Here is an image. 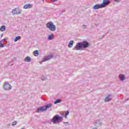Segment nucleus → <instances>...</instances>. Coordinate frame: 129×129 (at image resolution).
I'll return each instance as SVG.
<instances>
[{"label":"nucleus","instance_id":"33","mask_svg":"<svg viewBox=\"0 0 129 129\" xmlns=\"http://www.w3.org/2000/svg\"><path fill=\"white\" fill-rule=\"evenodd\" d=\"M126 100H127H127H129V98H127L126 99Z\"/></svg>","mask_w":129,"mask_h":129},{"label":"nucleus","instance_id":"24","mask_svg":"<svg viewBox=\"0 0 129 129\" xmlns=\"http://www.w3.org/2000/svg\"><path fill=\"white\" fill-rule=\"evenodd\" d=\"M4 47H5V45L3 44V42L2 41H0V47L4 48Z\"/></svg>","mask_w":129,"mask_h":129},{"label":"nucleus","instance_id":"12","mask_svg":"<svg viewBox=\"0 0 129 129\" xmlns=\"http://www.w3.org/2000/svg\"><path fill=\"white\" fill-rule=\"evenodd\" d=\"M119 79L120 81H124L125 80V76L123 74H120L119 75Z\"/></svg>","mask_w":129,"mask_h":129},{"label":"nucleus","instance_id":"7","mask_svg":"<svg viewBox=\"0 0 129 129\" xmlns=\"http://www.w3.org/2000/svg\"><path fill=\"white\" fill-rule=\"evenodd\" d=\"M53 54L48 55L47 56H45L42 60V62H46V61H48L49 60H51L52 58H53Z\"/></svg>","mask_w":129,"mask_h":129},{"label":"nucleus","instance_id":"35","mask_svg":"<svg viewBox=\"0 0 129 129\" xmlns=\"http://www.w3.org/2000/svg\"><path fill=\"white\" fill-rule=\"evenodd\" d=\"M94 129H97V127H95Z\"/></svg>","mask_w":129,"mask_h":129},{"label":"nucleus","instance_id":"34","mask_svg":"<svg viewBox=\"0 0 129 129\" xmlns=\"http://www.w3.org/2000/svg\"><path fill=\"white\" fill-rule=\"evenodd\" d=\"M3 35H4V34H2L1 35V37H3Z\"/></svg>","mask_w":129,"mask_h":129},{"label":"nucleus","instance_id":"37","mask_svg":"<svg viewBox=\"0 0 129 129\" xmlns=\"http://www.w3.org/2000/svg\"><path fill=\"white\" fill-rule=\"evenodd\" d=\"M12 65H13V64H11V66H12Z\"/></svg>","mask_w":129,"mask_h":129},{"label":"nucleus","instance_id":"13","mask_svg":"<svg viewBox=\"0 0 129 129\" xmlns=\"http://www.w3.org/2000/svg\"><path fill=\"white\" fill-rule=\"evenodd\" d=\"M110 100H111V96L110 95H108L104 99L105 102H108Z\"/></svg>","mask_w":129,"mask_h":129},{"label":"nucleus","instance_id":"9","mask_svg":"<svg viewBox=\"0 0 129 129\" xmlns=\"http://www.w3.org/2000/svg\"><path fill=\"white\" fill-rule=\"evenodd\" d=\"M52 105H53L51 103H49V104H47L46 105L43 106L45 111L48 110V109H49V108H51V107H52Z\"/></svg>","mask_w":129,"mask_h":129},{"label":"nucleus","instance_id":"32","mask_svg":"<svg viewBox=\"0 0 129 129\" xmlns=\"http://www.w3.org/2000/svg\"><path fill=\"white\" fill-rule=\"evenodd\" d=\"M62 115H65V112L62 113Z\"/></svg>","mask_w":129,"mask_h":129},{"label":"nucleus","instance_id":"2","mask_svg":"<svg viewBox=\"0 0 129 129\" xmlns=\"http://www.w3.org/2000/svg\"><path fill=\"white\" fill-rule=\"evenodd\" d=\"M47 29H49L51 32L56 31V25H54L52 22H49L46 24Z\"/></svg>","mask_w":129,"mask_h":129},{"label":"nucleus","instance_id":"5","mask_svg":"<svg viewBox=\"0 0 129 129\" xmlns=\"http://www.w3.org/2000/svg\"><path fill=\"white\" fill-rule=\"evenodd\" d=\"M12 13L14 15H20L22 14V10L19 8H15L12 10Z\"/></svg>","mask_w":129,"mask_h":129},{"label":"nucleus","instance_id":"18","mask_svg":"<svg viewBox=\"0 0 129 129\" xmlns=\"http://www.w3.org/2000/svg\"><path fill=\"white\" fill-rule=\"evenodd\" d=\"M0 31H1V32H5V31H6V26L4 25L0 27Z\"/></svg>","mask_w":129,"mask_h":129},{"label":"nucleus","instance_id":"16","mask_svg":"<svg viewBox=\"0 0 129 129\" xmlns=\"http://www.w3.org/2000/svg\"><path fill=\"white\" fill-rule=\"evenodd\" d=\"M24 61L25 62H31V57L30 56H27L25 57V58L24 59Z\"/></svg>","mask_w":129,"mask_h":129},{"label":"nucleus","instance_id":"6","mask_svg":"<svg viewBox=\"0 0 129 129\" xmlns=\"http://www.w3.org/2000/svg\"><path fill=\"white\" fill-rule=\"evenodd\" d=\"M110 4V2L109 0H103L102 4H101V6H102V8H105L106 6H108Z\"/></svg>","mask_w":129,"mask_h":129},{"label":"nucleus","instance_id":"19","mask_svg":"<svg viewBox=\"0 0 129 129\" xmlns=\"http://www.w3.org/2000/svg\"><path fill=\"white\" fill-rule=\"evenodd\" d=\"M21 39V36H17L15 39H14V42H17V41H19V40Z\"/></svg>","mask_w":129,"mask_h":129},{"label":"nucleus","instance_id":"3","mask_svg":"<svg viewBox=\"0 0 129 129\" xmlns=\"http://www.w3.org/2000/svg\"><path fill=\"white\" fill-rule=\"evenodd\" d=\"M62 118L61 116H59L58 114L55 115L51 120V122L53 123H56V122H59L60 121H62Z\"/></svg>","mask_w":129,"mask_h":129},{"label":"nucleus","instance_id":"11","mask_svg":"<svg viewBox=\"0 0 129 129\" xmlns=\"http://www.w3.org/2000/svg\"><path fill=\"white\" fill-rule=\"evenodd\" d=\"M93 9L94 10H98V9H102V6H101V4H96L93 6Z\"/></svg>","mask_w":129,"mask_h":129},{"label":"nucleus","instance_id":"28","mask_svg":"<svg viewBox=\"0 0 129 129\" xmlns=\"http://www.w3.org/2000/svg\"><path fill=\"white\" fill-rule=\"evenodd\" d=\"M64 124H65L66 125H67L68 124V122H63Z\"/></svg>","mask_w":129,"mask_h":129},{"label":"nucleus","instance_id":"26","mask_svg":"<svg viewBox=\"0 0 129 129\" xmlns=\"http://www.w3.org/2000/svg\"><path fill=\"white\" fill-rule=\"evenodd\" d=\"M70 113V112L69 111H67V113L66 114V115H69V113Z\"/></svg>","mask_w":129,"mask_h":129},{"label":"nucleus","instance_id":"21","mask_svg":"<svg viewBox=\"0 0 129 129\" xmlns=\"http://www.w3.org/2000/svg\"><path fill=\"white\" fill-rule=\"evenodd\" d=\"M100 120H97L95 121V124L97 126V125H98V124H99L100 125L101 124V123L99 122Z\"/></svg>","mask_w":129,"mask_h":129},{"label":"nucleus","instance_id":"23","mask_svg":"<svg viewBox=\"0 0 129 129\" xmlns=\"http://www.w3.org/2000/svg\"><path fill=\"white\" fill-rule=\"evenodd\" d=\"M17 123H18V122H17V121H14L13 122L12 125H13V126H14V125H16V124H17Z\"/></svg>","mask_w":129,"mask_h":129},{"label":"nucleus","instance_id":"20","mask_svg":"<svg viewBox=\"0 0 129 129\" xmlns=\"http://www.w3.org/2000/svg\"><path fill=\"white\" fill-rule=\"evenodd\" d=\"M61 102V100L60 99H56L54 102V104H57V103H60Z\"/></svg>","mask_w":129,"mask_h":129},{"label":"nucleus","instance_id":"1","mask_svg":"<svg viewBox=\"0 0 129 129\" xmlns=\"http://www.w3.org/2000/svg\"><path fill=\"white\" fill-rule=\"evenodd\" d=\"M90 46V44H89L87 41H83L77 43L76 46L74 47V50L79 51V50H83V49H86Z\"/></svg>","mask_w":129,"mask_h":129},{"label":"nucleus","instance_id":"29","mask_svg":"<svg viewBox=\"0 0 129 129\" xmlns=\"http://www.w3.org/2000/svg\"><path fill=\"white\" fill-rule=\"evenodd\" d=\"M51 2H52L53 3L55 2H57V1L58 0H51Z\"/></svg>","mask_w":129,"mask_h":129},{"label":"nucleus","instance_id":"22","mask_svg":"<svg viewBox=\"0 0 129 129\" xmlns=\"http://www.w3.org/2000/svg\"><path fill=\"white\" fill-rule=\"evenodd\" d=\"M41 80H42V81H45V80H47V78H46L44 76H42V77H41Z\"/></svg>","mask_w":129,"mask_h":129},{"label":"nucleus","instance_id":"30","mask_svg":"<svg viewBox=\"0 0 129 129\" xmlns=\"http://www.w3.org/2000/svg\"><path fill=\"white\" fill-rule=\"evenodd\" d=\"M6 40H7V38H4V39H3V41H6Z\"/></svg>","mask_w":129,"mask_h":129},{"label":"nucleus","instance_id":"8","mask_svg":"<svg viewBox=\"0 0 129 129\" xmlns=\"http://www.w3.org/2000/svg\"><path fill=\"white\" fill-rule=\"evenodd\" d=\"M44 111H46L45 110V108L43 106H41L39 107L36 110V112L39 113V112H44Z\"/></svg>","mask_w":129,"mask_h":129},{"label":"nucleus","instance_id":"10","mask_svg":"<svg viewBox=\"0 0 129 129\" xmlns=\"http://www.w3.org/2000/svg\"><path fill=\"white\" fill-rule=\"evenodd\" d=\"M33 8V5L32 4H26L23 6V9L27 10L28 9H32Z\"/></svg>","mask_w":129,"mask_h":129},{"label":"nucleus","instance_id":"25","mask_svg":"<svg viewBox=\"0 0 129 129\" xmlns=\"http://www.w3.org/2000/svg\"><path fill=\"white\" fill-rule=\"evenodd\" d=\"M114 2H115V3H119V2H120L119 0H114Z\"/></svg>","mask_w":129,"mask_h":129},{"label":"nucleus","instance_id":"36","mask_svg":"<svg viewBox=\"0 0 129 129\" xmlns=\"http://www.w3.org/2000/svg\"><path fill=\"white\" fill-rule=\"evenodd\" d=\"M44 1V0H42V2H43Z\"/></svg>","mask_w":129,"mask_h":129},{"label":"nucleus","instance_id":"14","mask_svg":"<svg viewBox=\"0 0 129 129\" xmlns=\"http://www.w3.org/2000/svg\"><path fill=\"white\" fill-rule=\"evenodd\" d=\"M73 44H74V41L73 40L70 41L68 44L69 48H72L73 47Z\"/></svg>","mask_w":129,"mask_h":129},{"label":"nucleus","instance_id":"17","mask_svg":"<svg viewBox=\"0 0 129 129\" xmlns=\"http://www.w3.org/2000/svg\"><path fill=\"white\" fill-rule=\"evenodd\" d=\"M40 52H39V50H35L33 52V54L34 56L37 57V56H39Z\"/></svg>","mask_w":129,"mask_h":129},{"label":"nucleus","instance_id":"31","mask_svg":"<svg viewBox=\"0 0 129 129\" xmlns=\"http://www.w3.org/2000/svg\"><path fill=\"white\" fill-rule=\"evenodd\" d=\"M67 116H68V115L66 114L65 117H64L65 118H68Z\"/></svg>","mask_w":129,"mask_h":129},{"label":"nucleus","instance_id":"4","mask_svg":"<svg viewBox=\"0 0 129 129\" xmlns=\"http://www.w3.org/2000/svg\"><path fill=\"white\" fill-rule=\"evenodd\" d=\"M12 88L13 86L8 82H5L3 85V89L6 91H10Z\"/></svg>","mask_w":129,"mask_h":129},{"label":"nucleus","instance_id":"27","mask_svg":"<svg viewBox=\"0 0 129 129\" xmlns=\"http://www.w3.org/2000/svg\"><path fill=\"white\" fill-rule=\"evenodd\" d=\"M83 28H84V29H86V25H83Z\"/></svg>","mask_w":129,"mask_h":129},{"label":"nucleus","instance_id":"15","mask_svg":"<svg viewBox=\"0 0 129 129\" xmlns=\"http://www.w3.org/2000/svg\"><path fill=\"white\" fill-rule=\"evenodd\" d=\"M47 39L49 40H53V39H54V35L52 34L50 35H49L47 37Z\"/></svg>","mask_w":129,"mask_h":129}]
</instances>
